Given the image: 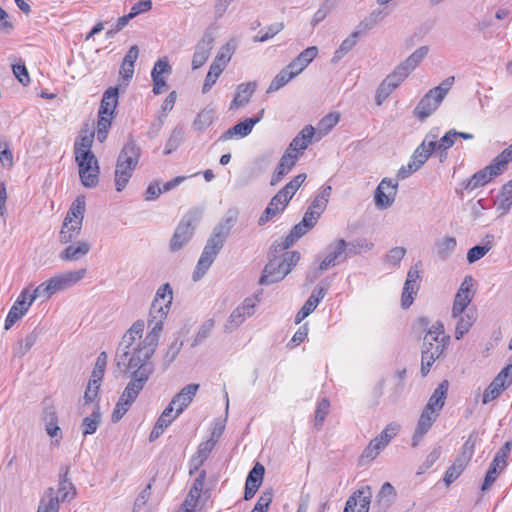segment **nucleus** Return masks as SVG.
Here are the masks:
<instances>
[{
  "label": "nucleus",
  "mask_w": 512,
  "mask_h": 512,
  "mask_svg": "<svg viewBox=\"0 0 512 512\" xmlns=\"http://www.w3.org/2000/svg\"><path fill=\"white\" fill-rule=\"evenodd\" d=\"M173 301V290L169 283L162 284L156 291L147 320L145 334L144 320L135 321L124 333L117 347L116 365L130 376V381L121 393L112 412L111 420L122 419L138 398L155 371L151 361Z\"/></svg>",
  "instance_id": "nucleus-1"
},
{
  "label": "nucleus",
  "mask_w": 512,
  "mask_h": 512,
  "mask_svg": "<svg viewBox=\"0 0 512 512\" xmlns=\"http://www.w3.org/2000/svg\"><path fill=\"white\" fill-rule=\"evenodd\" d=\"M95 138L93 129H82L74 144V156L78 166L81 183L86 188L96 187L99 183L100 167L92 146Z\"/></svg>",
  "instance_id": "nucleus-2"
},
{
  "label": "nucleus",
  "mask_w": 512,
  "mask_h": 512,
  "mask_svg": "<svg viewBox=\"0 0 512 512\" xmlns=\"http://www.w3.org/2000/svg\"><path fill=\"white\" fill-rule=\"evenodd\" d=\"M234 223L235 219L233 217H227L222 219L213 229L195 266L192 275L194 282L202 279L208 272L217 255L222 250Z\"/></svg>",
  "instance_id": "nucleus-3"
},
{
  "label": "nucleus",
  "mask_w": 512,
  "mask_h": 512,
  "mask_svg": "<svg viewBox=\"0 0 512 512\" xmlns=\"http://www.w3.org/2000/svg\"><path fill=\"white\" fill-rule=\"evenodd\" d=\"M473 279L466 277L461 283L456 293L453 307L452 317L455 323V338L460 340L472 327L477 319V313L474 309H468L473 298L472 292Z\"/></svg>",
  "instance_id": "nucleus-4"
},
{
  "label": "nucleus",
  "mask_w": 512,
  "mask_h": 512,
  "mask_svg": "<svg viewBox=\"0 0 512 512\" xmlns=\"http://www.w3.org/2000/svg\"><path fill=\"white\" fill-rule=\"evenodd\" d=\"M450 337L441 322L433 323L424 336L421 373L426 376L432 364L443 354Z\"/></svg>",
  "instance_id": "nucleus-5"
},
{
  "label": "nucleus",
  "mask_w": 512,
  "mask_h": 512,
  "mask_svg": "<svg viewBox=\"0 0 512 512\" xmlns=\"http://www.w3.org/2000/svg\"><path fill=\"white\" fill-rule=\"evenodd\" d=\"M140 155V148L134 142H128L120 151L114 172L117 192L123 191L128 185L139 163Z\"/></svg>",
  "instance_id": "nucleus-6"
},
{
  "label": "nucleus",
  "mask_w": 512,
  "mask_h": 512,
  "mask_svg": "<svg viewBox=\"0 0 512 512\" xmlns=\"http://www.w3.org/2000/svg\"><path fill=\"white\" fill-rule=\"evenodd\" d=\"M306 177L307 176L305 173H300L278 191V193L270 200L262 215L259 217L258 224L260 226L265 225L267 222L285 210L295 193L306 180Z\"/></svg>",
  "instance_id": "nucleus-7"
},
{
  "label": "nucleus",
  "mask_w": 512,
  "mask_h": 512,
  "mask_svg": "<svg viewBox=\"0 0 512 512\" xmlns=\"http://www.w3.org/2000/svg\"><path fill=\"white\" fill-rule=\"evenodd\" d=\"M85 209V198L83 196H78L72 202V205L64 218L59 233V241L62 244H69L79 237L82 230Z\"/></svg>",
  "instance_id": "nucleus-8"
},
{
  "label": "nucleus",
  "mask_w": 512,
  "mask_h": 512,
  "mask_svg": "<svg viewBox=\"0 0 512 512\" xmlns=\"http://www.w3.org/2000/svg\"><path fill=\"white\" fill-rule=\"evenodd\" d=\"M299 260L300 253L297 251L287 252L281 259H270L264 268V272L259 283L262 285H269L281 281L292 271L293 267L297 265Z\"/></svg>",
  "instance_id": "nucleus-9"
},
{
  "label": "nucleus",
  "mask_w": 512,
  "mask_h": 512,
  "mask_svg": "<svg viewBox=\"0 0 512 512\" xmlns=\"http://www.w3.org/2000/svg\"><path fill=\"white\" fill-rule=\"evenodd\" d=\"M428 53V46L419 47L409 57L397 65L395 69L389 75H387L382 82L394 91L418 67V65L425 59Z\"/></svg>",
  "instance_id": "nucleus-10"
},
{
  "label": "nucleus",
  "mask_w": 512,
  "mask_h": 512,
  "mask_svg": "<svg viewBox=\"0 0 512 512\" xmlns=\"http://www.w3.org/2000/svg\"><path fill=\"white\" fill-rule=\"evenodd\" d=\"M454 79V76L445 79L438 86L430 89L418 102L414 109V114L420 120L426 119L437 110L451 89Z\"/></svg>",
  "instance_id": "nucleus-11"
},
{
  "label": "nucleus",
  "mask_w": 512,
  "mask_h": 512,
  "mask_svg": "<svg viewBox=\"0 0 512 512\" xmlns=\"http://www.w3.org/2000/svg\"><path fill=\"white\" fill-rule=\"evenodd\" d=\"M107 360L108 356L105 351L101 352L96 359L83 396L84 403L87 405L94 402L98 397L99 389L102 385L105 369L107 366Z\"/></svg>",
  "instance_id": "nucleus-12"
},
{
  "label": "nucleus",
  "mask_w": 512,
  "mask_h": 512,
  "mask_svg": "<svg viewBox=\"0 0 512 512\" xmlns=\"http://www.w3.org/2000/svg\"><path fill=\"white\" fill-rule=\"evenodd\" d=\"M507 167L505 160L497 155L491 164L473 174L465 185L466 189L475 190L488 184L493 178L500 175Z\"/></svg>",
  "instance_id": "nucleus-13"
},
{
  "label": "nucleus",
  "mask_w": 512,
  "mask_h": 512,
  "mask_svg": "<svg viewBox=\"0 0 512 512\" xmlns=\"http://www.w3.org/2000/svg\"><path fill=\"white\" fill-rule=\"evenodd\" d=\"M399 429L400 425L395 422L388 424L379 435L369 442L368 446L362 452L361 457L369 461L374 460L397 435Z\"/></svg>",
  "instance_id": "nucleus-14"
},
{
  "label": "nucleus",
  "mask_w": 512,
  "mask_h": 512,
  "mask_svg": "<svg viewBox=\"0 0 512 512\" xmlns=\"http://www.w3.org/2000/svg\"><path fill=\"white\" fill-rule=\"evenodd\" d=\"M205 483V472L201 471L195 478L185 500L177 512H202L205 500L202 492Z\"/></svg>",
  "instance_id": "nucleus-15"
},
{
  "label": "nucleus",
  "mask_w": 512,
  "mask_h": 512,
  "mask_svg": "<svg viewBox=\"0 0 512 512\" xmlns=\"http://www.w3.org/2000/svg\"><path fill=\"white\" fill-rule=\"evenodd\" d=\"M399 183L392 178H383L374 192V203L379 210L389 209L395 202Z\"/></svg>",
  "instance_id": "nucleus-16"
},
{
  "label": "nucleus",
  "mask_w": 512,
  "mask_h": 512,
  "mask_svg": "<svg viewBox=\"0 0 512 512\" xmlns=\"http://www.w3.org/2000/svg\"><path fill=\"white\" fill-rule=\"evenodd\" d=\"M37 298L28 289L22 290L10 308L5 319L4 329L9 330L17 321L22 319Z\"/></svg>",
  "instance_id": "nucleus-17"
},
{
  "label": "nucleus",
  "mask_w": 512,
  "mask_h": 512,
  "mask_svg": "<svg viewBox=\"0 0 512 512\" xmlns=\"http://www.w3.org/2000/svg\"><path fill=\"white\" fill-rule=\"evenodd\" d=\"M258 302L257 297H248L237 306L230 314L225 326V332H232L238 328L247 318L254 315L256 311V305Z\"/></svg>",
  "instance_id": "nucleus-18"
},
{
  "label": "nucleus",
  "mask_w": 512,
  "mask_h": 512,
  "mask_svg": "<svg viewBox=\"0 0 512 512\" xmlns=\"http://www.w3.org/2000/svg\"><path fill=\"white\" fill-rule=\"evenodd\" d=\"M512 442L507 441L495 454L492 463L486 473L482 490H487L497 479L500 472L506 467V460L511 451Z\"/></svg>",
  "instance_id": "nucleus-19"
},
{
  "label": "nucleus",
  "mask_w": 512,
  "mask_h": 512,
  "mask_svg": "<svg viewBox=\"0 0 512 512\" xmlns=\"http://www.w3.org/2000/svg\"><path fill=\"white\" fill-rule=\"evenodd\" d=\"M372 502V488L361 486L347 499L343 512H369Z\"/></svg>",
  "instance_id": "nucleus-20"
},
{
  "label": "nucleus",
  "mask_w": 512,
  "mask_h": 512,
  "mask_svg": "<svg viewBox=\"0 0 512 512\" xmlns=\"http://www.w3.org/2000/svg\"><path fill=\"white\" fill-rule=\"evenodd\" d=\"M348 243L344 239H337L331 242L325 252V256L319 264L321 271H326L337 263L344 261L347 258Z\"/></svg>",
  "instance_id": "nucleus-21"
},
{
  "label": "nucleus",
  "mask_w": 512,
  "mask_h": 512,
  "mask_svg": "<svg viewBox=\"0 0 512 512\" xmlns=\"http://www.w3.org/2000/svg\"><path fill=\"white\" fill-rule=\"evenodd\" d=\"M432 153L424 145L420 144L412 153L407 165H403L398 169L397 178L403 180L417 172L428 161Z\"/></svg>",
  "instance_id": "nucleus-22"
},
{
  "label": "nucleus",
  "mask_w": 512,
  "mask_h": 512,
  "mask_svg": "<svg viewBox=\"0 0 512 512\" xmlns=\"http://www.w3.org/2000/svg\"><path fill=\"white\" fill-rule=\"evenodd\" d=\"M419 279L420 269L416 264L408 271L406 281L404 283L401 297V305L403 308H408L413 303L414 298L419 290Z\"/></svg>",
  "instance_id": "nucleus-23"
},
{
  "label": "nucleus",
  "mask_w": 512,
  "mask_h": 512,
  "mask_svg": "<svg viewBox=\"0 0 512 512\" xmlns=\"http://www.w3.org/2000/svg\"><path fill=\"white\" fill-rule=\"evenodd\" d=\"M42 421L45 426L47 435L51 438V444L54 446H60L63 438V432L58 425V416L56 409L53 406L44 409L42 414Z\"/></svg>",
  "instance_id": "nucleus-24"
},
{
  "label": "nucleus",
  "mask_w": 512,
  "mask_h": 512,
  "mask_svg": "<svg viewBox=\"0 0 512 512\" xmlns=\"http://www.w3.org/2000/svg\"><path fill=\"white\" fill-rule=\"evenodd\" d=\"M198 389L199 384L186 385L172 398L168 406L176 412V415H180L192 403Z\"/></svg>",
  "instance_id": "nucleus-25"
},
{
  "label": "nucleus",
  "mask_w": 512,
  "mask_h": 512,
  "mask_svg": "<svg viewBox=\"0 0 512 512\" xmlns=\"http://www.w3.org/2000/svg\"><path fill=\"white\" fill-rule=\"evenodd\" d=\"M171 72L172 68L167 57H163L155 62L151 72L154 94L159 95L164 91L167 86L165 75L168 76Z\"/></svg>",
  "instance_id": "nucleus-26"
},
{
  "label": "nucleus",
  "mask_w": 512,
  "mask_h": 512,
  "mask_svg": "<svg viewBox=\"0 0 512 512\" xmlns=\"http://www.w3.org/2000/svg\"><path fill=\"white\" fill-rule=\"evenodd\" d=\"M194 227L189 218H184L177 226L171 240L170 248L172 251L181 250L192 238Z\"/></svg>",
  "instance_id": "nucleus-27"
},
{
  "label": "nucleus",
  "mask_w": 512,
  "mask_h": 512,
  "mask_svg": "<svg viewBox=\"0 0 512 512\" xmlns=\"http://www.w3.org/2000/svg\"><path fill=\"white\" fill-rule=\"evenodd\" d=\"M214 47V39L211 36L202 37L197 45L192 56L191 67L193 70L201 68L208 58Z\"/></svg>",
  "instance_id": "nucleus-28"
},
{
  "label": "nucleus",
  "mask_w": 512,
  "mask_h": 512,
  "mask_svg": "<svg viewBox=\"0 0 512 512\" xmlns=\"http://www.w3.org/2000/svg\"><path fill=\"white\" fill-rule=\"evenodd\" d=\"M314 135V127L310 125L305 126L298 133V135L291 141L289 147L285 150V152L289 154H296L298 155L299 158L303 151L308 147Z\"/></svg>",
  "instance_id": "nucleus-29"
},
{
  "label": "nucleus",
  "mask_w": 512,
  "mask_h": 512,
  "mask_svg": "<svg viewBox=\"0 0 512 512\" xmlns=\"http://www.w3.org/2000/svg\"><path fill=\"white\" fill-rule=\"evenodd\" d=\"M317 55L318 48L316 46H310L293 59L287 67L296 77L304 71V69L317 57Z\"/></svg>",
  "instance_id": "nucleus-30"
},
{
  "label": "nucleus",
  "mask_w": 512,
  "mask_h": 512,
  "mask_svg": "<svg viewBox=\"0 0 512 512\" xmlns=\"http://www.w3.org/2000/svg\"><path fill=\"white\" fill-rule=\"evenodd\" d=\"M438 416L439 414L435 412L426 409L422 410L412 438L413 446L418 445L419 441L424 437L425 434H427L434 422L437 420Z\"/></svg>",
  "instance_id": "nucleus-31"
},
{
  "label": "nucleus",
  "mask_w": 512,
  "mask_h": 512,
  "mask_svg": "<svg viewBox=\"0 0 512 512\" xmlns=\"http://www.w3.org/2000/svg\"><path fill=\"white\" fill-rule=\"evenodd\" d=\"M255 90V82L242 83L238 85L236 88L234 99L232 100L229 109L236 110L246 106L250 102Z\"/></svg>",
  "instance_id": "nucleus-32"
},
{
  "label": "nucleus",
  "mask_w": 512,
  "mask_h": 512,
  "mask_svg": "<svg viewBox=\"0 0 512 512\" xmlns=\"http://www.w3.org/2000/svg\"><path fill=\"white\" fill-rule=\"evenodd\" d=\"M449 383L447 380L442 381L431 394L424 409L440 414L445 405Z\"/></svg>",
  "instance_id": "nucleus-33"
},
{
  "label": "nucleus",
  "mask_w": 512,
  "mask_h": 512,
  "mask_svg": "<svg viewBox=\"0 0 512 512\" xmlns=\"http://www.w3.org/2000/svg\"><path fill=\"white\" fill-rule=\"evenodd\" d=\"M264 115V109L259 111L258 116L253 118H247L246 120L237 123L233 127L227 130L225 136L226 138H233L234 136H239L241 138L248 136L253 127L259 123Z\"/></svg>",
  "instance_id": "nucleus-34"
},
{
  "label": "nucleus",
  "mask_w": 512,
  "mask_h": 512,
  "mask_svg": "<svg viewBox=\"0 0 512 512\" xmlns=\"http://www.w3.org/2000/svg\"><path fill=\"white\" fill-rule=\"evenodd\" d=\"M91 246L87 241H77L68 245L59 255L63 261H78L90 252Z\"/></svg>",
  "instance_id": "nucleus-35"
},
{
  "label": "nucleus",
  "mask_w": 512,
  "mask_h": 512,
  "mask_svg": "<svg viewBox=\"0 0 512 512\" xmlns=\"http://www.w3.org/2000/svg\"><path fill=\"white\" fill-rule=\"evenodd\" d=\"M297 160L298 155L284 152L278 166L276 167L271 177L270 184L272 186L277 185L282 180V178L291 171V169L295 166Z\"/></svg>",
  "instance_id": "nucleus-36"
},
{
  "label": "nucleus",
  "mask_w": 512,
  "mask_h": 512,
  "mask_svg": "<svg viewBox=\"0 0 512 512\" xmlns=\"http://www.w3.org/2000/svg\"><path fill=\"white\" fill-rule=\"evenodd\" d=\"M119 90L117 87H109L103 94L98 114L114 116L118 104Z\"/></svg>",
  "instance_id": "nucleus-37"
},
{
  "label": "nucleus",
  "mask_w": 512,
  "mask_h": 512,
  "mask_svg": "<svg viewBox=\"0 0 512 512\" xmlns=\"http://www.w3.org/2000/svg\"><path fill=\"white\" fill-rule=\"evenodd\" d=\"M310 228H308L302 221L296 224L285 239L273 245L275 251H284L292 246L299 238L305 235Z\"/></svg>",
  "instance_id": "nucleus-38"
},
{
  "label": "nucleus",
  "mask_w": 512,
  "mask_h": 512,
  "mask_svg": "<svg viewBox=\"0 0 512 512\" xmlns=\"http://www.w3.org/2000/svg\"><path fill=\"white\" fill-rule=\"evenodd\" d=\"M63 291L61 288L59 281L54 275L53 277L49 278L48 280L42 282L40 285H38L34 291V297L40 298L42 300H48L51 296L56 294L57 292Z\"/></svg>",
  "instance_id": "nucleus-39"
},
{
  "label": "nucleus",
  "mask_w": 512,
  "mask_h": 512,
  "mask_svg": "<svg viewBox=\"0 0 512 512\" xmlns=\"http://www.w3.org/2000/svg\"><path fill=\"white\" fill-rule=\"evenodd\" d=\"M495 205L501 216L509 213L512 207V179L502 186Z\"/></svg>",
  "instance_id": "nucleus-40"
},
{
  "label": "nucleus",
  "mask_w": 512,
  "mask_h": 512,
  "mask_svg": "<svg viewBox=\"0 0 512 512\" xmlns=\"http://www.w3.org/2000/svg\"><path fill=\"white\" fill-rule=\"evenodd\" d=\"M494 245V235L488 234L483 239V244L470 248L467 252V261L472 264L483 258Z\"/></svg>",
  "instance_id": "nucleus-41"
},
{
  "label": "nucleus",
  "mask_w": 512,
  "mask_h": 512,
  "mask_svg": "<svg viewBox=\"0 0 512 512\" xmlns=\"http://www.w3.org/2000/svg\"><path fill=\"white\" fill-rule=\"evenodd\" d=\"M324 296L325 290L322 288L317 293L313 292L296 315V323H300L308 317L316 309Z\"/></svg>",
  "instance_id": "nucleus-42"
},
{
  "label": "nucleus",
  "mask_w": 512,
  "mask_h": 512,
  "mask_svg": "<svg viewBox=\"0 0 512 512\" xmlns=\"http://www.w3.org/2000/svg\"><path fill=\"white\" fill-rule=\"evenodd\" d=\"M37 512H59V501L55 488H48L40 499Z\"/></svg>",
  "instance_id": "nucleus-43"
},
{
  "label": "nucleus",
  "mask_w": 512,
  "mask_h": 512,
  "mask_svg": "<svg viewBox=\"0 0 512 512\" xmlns=\"http://www.w3.org/2000/svg\"><path fill=\"white\" fill-rule=\"evenodd\" d=\"M340 114L338 112H332L324 116L314 128L317 139H321L326 136L339 122Z\"/></svg>",
  "instance_id": "nucleus-44"
},
{
  "label": "nucleus",
  "mask_w": 512,
  "mask_h": 512,
  "mask_svg": "<svg viewBox=\"0 0 512 512\" xmlns=\"http://www.w3.org/2000/svg\"><path fill=\"white\" fill-rule=\"evenodd\" d=\"M55 491L59 502L71 501L76 496V488L66 474L61 477L58 488Z\"/></svg>",
  "instance_id": "nucleus-45"
},
{
  "label": "nucleus",
  "mask_w": 512,
  "mask_h": 512,
  "mask_svg": "<svg viewBox=\"0 0 512 512\" xmlns=\"http://www.w3.org/2000/svg\"><path fill=\"white\" fill-rule=\"evenodd\" d=\"M476 442H477L476 433L470 434L469 437L467 438V440L465 441V443L463 444L461 452L458 455V457L456 458V460L467 466V464L469 463V461L471 460V458L474 454Z\"/></svg>",
  "instance_id": "nucleus-46"
},
{
  "label": "nucleus",
  "mask_w": 512,
  "mask_h": 512,
  "mask_svg": "<svg viewBox=\"0 0 512 512\" xmlns=\"http://www.w3.org/2000/svg\"><path fill=\"white\" fill-rule=\"evenodd\" d=\"M101 422V414L99 412V408L96 407V409L93 411V413L90 416H87L83 419L81 427H82V434L84 436L92 435L94 434Z\"/></svg>",
  "instance_id": "nucleus-47"
},
{
  "label": "nucleus",
  "mask_w": 512,
  "mask_h": 512,
  "mask_svg": "<svg viewBox=\"0 0 512 512\" xmlns=\"http://www.w3.org/2000/svg\"><path fill=\"white\" fill-rule=\"evenodd\" d=\"M37 340L38 335L35 332L29 333L24 339H21L16 343L14 347V355L18 358L23 357L35 345Z\"/></svg>",
  "instance_id": "nucleus-48"
},
{
  "label": "nucleus",
  "mask_w": 512,
  "mask_h": 512,
  "mask_svg": "<svg viewBox=\"0 0 512 512\" xmlns=\"http://www.w3.org/2000/svg\"><path fill=\"white\" fill-rule=\"evenodd\" d=\"M293 74L294 73H292L287 66L283 68L271 81L267 89V93L275 92L285 86L288 82L295 78Z\"/></svg>",
  "instance_id": "nucleus-49"
},
{
  "label": "nucleus",
  "mask_w": 512,
  "mask_h": 512,
  "mask_svg": "<svg viewBox=\"0 0 512 512\" xmlns=\"http://www.w3.org/2000/svg\"><path fill=\"white\" fill-rule=\"evenodd\" d=\"M396 499V490L389 482H385L377 494V503L390 506Z\"/></svg>",
  "instance_id": "nucleus-50"
},
{
  "label": "nucleus",
  "mask_w": 512,
  "mask_h": 512,
  "mask_svg": "<svg viewBox=\"0 0 512 512\" xmlns=\"http://www.w3.org/2000/svg\"><path fill=\"white\" fill-rule=\"evenodd\" d=\"M113 119H114V116L98 114L96 133H97V139L99 142L102 143L106 140L108 131L111 127Z\"/></svg>",
  "instance_id": "nucleus-51"
},
{
  "label": "nucleus",
  "mask_w": 512,
  "mask_h": 512,
  "mask_svg": "<svg viewBox=\"0 0 512 512\" xmlns=\"http://www.w3.org/2000/svg\"><path fill=\"white\" fill-rule=\"evenodd\" d=\"M264 472V466L260 463H256L252 470L249 472L245 485L259 489L263 482Z\"/></svg>",
  "instance_id": "nucleus-52"
},
{
  "label": "nucleus",
  "mask_w": 512,
  "mask_h": 512,
  "mask_svg": "<svg viewBox=\"0 0 512 512\" xmlns=\"http://www.w3.org/2000/svg\"><path fill=\"white\" fill-rule=\"evenodd\" d=\"M457 242L454 237H443L437 244V254L441 257H448L456 248Z\"/></svg>",
  "instance_id": "nucleus-53"
},
{
  "label": "nucleus",
  "mask_w": 512,
  "mask_h": 512,
  "mask_svg": "<svg viewBox=\"0 0 512 512\" xmlns=\"http://www.w3.org/2000/svg\"><path fill=\"white\" fill-rule=\"evenodd\" d=\"M358 38V32H353L347 38H345L340 44L339 48L335 51L334 59H341L349 51H351L356 45Z\"/></svg>",
  "instance_id": "nucleus-54"
},
{
  "label": "nucleus",
  "mask_w": 512,
  "mask_h": 512,
  "mask_svg": "<svg viewBox=\"0 0 512 512\" xmlns=\"http://www.w3.org/2000/svg\"><path fill=\"white\" fill-rule=\"evenodd\" d=\"M466 465L455 459L454 463L446 470L444 482L447 486L452 484L464 471Z\"/></svg>",
  "instance_id": "nucleus-55"
},
{
  "label": "nucleus",
  "mask_w": 512,
  "mask_h": 512,
  "mask_svg": "<svg viewBox=\"0 0 512 512\" xmlns=\"http://www.w3.org/2000/svg\"><path fill=\"white\" fill-rule=\"evenodd\" d=\"M504 390L505 388L493 380L483 392L482 403L484 405L490 403L498 398Z\"/></svg>",
  "instance_id": "nucleus-56"
},
{
  "label": "nucleus",
  "mask_w": 512,
  "mask_h": 512,
  "mask_svg": "<svg viewBox=\"0 0 512 512\" xmlns=\"http://www.w3.org/2000/svg\"><path fill=\"white\" fill-rule=\"evenodd\" d=\"M332 188L331 186H326L322 189V191L314 198L311 205L313 208H318V212H324L326 209L329 199L331 196Z\"/></svg>",
  "instance_id": "nucleus-57"
},
{
  "label": "nucleus",
  "mask_w": 512,
  "mask_h": 512,
  "mask_svg": "<svg viewBox=\"0 0 512 512\" xmlns=\"http://www.w3.org/2000/svg\"><path fill=\"white\" fill-rule=\"evenodd\" d=\"M272 499L273 490L271 488L264 490L251 512H266L272 502Z\"/></svg>",
  "instance_id": "nucleus-58"
},
{
  "label": "nucleus",
  "mask_w": 512,
  "mask_h": 512,
  "mask_svg": "<svg viewBox=\"0 0 512 512\" xmlns=\"http://www.w3.org/2000/svg\"><path fill=\"white\" fill-rule=\"evenodd\" d=\"M236 49V43L228 42L224 46H222L214 58L215 61H218L222 64L228 65L231 60Z\"/></svg>",
  "instance_id": "nucleus-59"
},
{
  "label": "nucleus",
  "mask_w": 512,
  "mask_h": 512,
  "mask_svg": "<svg viewBox=\"0 0 512 512\" xmlns=\"http://www.w3.org/2000/svg\"><path fill=\"white\" fill-rule=\"evenodd\" d=\"M214 118V112L213 109H203L200 111L194 121V126L198 130H202L206 127H208L212 122Z\"/></svg>",
  "instance_id": "nucleus-60"
},
{
  "label": "nucleus",
  "mask_w": 512,
  "mask_h": 512,
  "mask_svg": "<svg viewBox=\"0 0 512 512\" xmlns=\"http://www.w3.org/2000/svg\"><path fill=\"white\" fill-rule=\"evenodd\" d=\"M284 25L282 23H274L270 25L265 32L260 31L258 35L254 37V42H265L275 35H277L280 31H282Z\"/></svg>",
  "instance_id": "nucleus-61"
},
{
  "label": "nucleus",
  "mask_w": 512,
  "mask_h": 512,
  "mask_svg": "<svg viewBox=\"0 0 512 512\" xmlns=\"http://www.w3.org/2000/svg\"><path fill=\"white\" fill-rule=\"evenodd\" d=\"M406 254L404 247H394L385 256V262L391 266H398Z\"/></svg>",
  "instance_id": "nucleus-62"
},
{
  "label": "nucleus",
  "mask_w": 512,
  "mask_h": 512,
  "mask_svg": "<svg viewBox=\"0 0 512 512\" xmlns=\"http://www.w3.org/2000/svg\"><path fill=\"white\" fill-rule=\"evenodd\" d=\"M503 388H507L512 384V364L506 365L493 379Z\"/></svg>",
  "instance_id": "nucleus-63"
},
{
  "label": "nucleus",
  "mask_w": 512,
  "mask_h": 512,
  "mask_svg": "<svg viewBox=\"0 0 512 512\" xmlns=\"http://www.w3.org/2000/svg\"><path fill=\"white\" fill-rule=\"evenodd\" d=\"M178 416L171 407L167 406L158 418L156 425L165 430Z\"/></svg>",
  "instance_id": "nucleus-64"
}]
</instances>
